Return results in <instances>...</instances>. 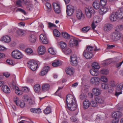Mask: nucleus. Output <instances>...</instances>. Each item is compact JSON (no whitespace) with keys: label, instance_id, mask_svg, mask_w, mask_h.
<instances>
[{"label":"nucleus","instance_id":"1","mask_svg":"<svg viewBox=\"0 0 123 123\" xmlns=\"http://www.w3.org/2000/svg\"><path fill=\"white\" fill-rule=\"evenodd\" d=\"M66 103L68 109L71 111H74L76 109V105L74 97L72 95L68 94L66 99Z\"/></svg>","mask_w":123,"mask_h":123},{"label":"nucleus","instance_id":"2","mask_svg":"<svg viewBox=\"0 0 123 123\" xmlns=\"http://www.w3.org/2000/svg\"><path fill=\"white\" fill-rule=\"evenodd\" d=\"M85 10L86 17L88 18H90L91 17L92 14L94 12V9L92 7H90L88 8H85Z\"/></svg>","mask_w":123,"mask_h":123},{"label":"nucleus","instance_id":"3","mask_svg":"<svg viewBox=\"0 0 123 123\" xmlns=\"http://www.w3.org/2000/svg\"><path fill=\"white\" fill-rule=\"evenodd\" d=\"M120 37L119 32L115 31L111 33L110 37L112 40L117 41L120 39Z\"/></svg>","mask_w":123,"mask_h":123},{"label":"nucleus","instance_id":"4","mask_svg":"<svg viewBox=\"0 0 123 123\" xmlns=\"http://www.w3.org/2000/svg\"><path fill=\"white\" fill-rule=\"evenodd\" d=\"M28 67L33 71H35L37 67V64L35 61H31L27 63Z\"/></svg>","mask_w":123,"mask_h":123},{"label":"nucleus","instance_id":"5","mask_svg":"<svg viewBox=\"0 0 123 123\" xmlns=\"http://www.w3.org/2000/svg\"><path fill=\"white\" fill-rule=\"evenodd\" d=\"M12 57L15 59H19L22 57L21 53L18 50L13 51L11 54Z\"/></svg>","mask_w":123,"mask_h":123},{"label":"nucleus","instance_id":"6","mask_svg":"<svg viewBox=\"0 0 123 123\" xmlns=\"http://www.w3.org/2000/svg\"><path fill=\"white\" fill-rule=\"evenodd\" d=\"M14 101L16 105L21 108L25 107V104L23 101H21L19 100L17 97H15L14 99Z\"/></svg>","mask_w":123,"mask_h":123},{"label":"nucleus","instance_id":"7","mask_svg":"<svg viewBox=\"0 0 123 123\" xmlns=\"http://www.w3.org/2000/svg\"><path fill=\"white\" fill-rule=\"evenodd\" d=\"M123 87V83H120L117 86L115 93L116 96H118L119 94L122 93Z\"/></svg>","mask_w":123,"mask_h":123},{"label":"nucleus","instance_id":"8","mask_svg":"<svg viewBox=\"0 0 123 123\" xmlns=\"http://www.w3.org/2000/svg\"><path fill=\"white\" fill-rule=\"evenodd\" d=\"M113 27V25L111 24L107 23L103 27V30L105 32H107L112 30Z\"/></svg>","mask_w":123,"mask_h":123},{"label":"nucleus","instance_id":"9","mask_svg":"<svg viewBox=\"0 0 123 123\" xmlns=\"http://www.w3.org/2000/svg\"><path fill=\"white\" fill-rule=\"evenodd\" d=\"M115 12L118 19H122L123 18V8H120Z\"/></svg>","mask_w":123,"mask_h":123},{"label":"nucleus","instance_id":"10","mask_svg":"<svg viewBox=\"0 0 123 123\" xmlns=\"http://www.w3.org/2000/svg\"><path fill=\"white\" fill-rule=\"evenodd\" d=\"M76 15L78 19L82 20L84 18V15L81 11L79 9L77 10L76 12Z\"/></svg>","mask_w":123,"mask_h":123},{"label":"nucleus","instance_id":"11","mask_svg":"<svg viewBox=\"0 0 123 123\" xmlns=\"http://www.w3.org/2000/svg\"><path fill=\"white\" fill-rule=\"evenodd\" d=\"M12 88L15 90V92L16 94L18 95H20L22 94L23 92L20 90L18 87L16 86V85L15 82H12Z\"/></svg>","mask_w":123,"mask_h":123},{"label":"nucleus","instance_id":"12","mask_svg":"<svg viewBox=\"0 0 123 123\" xmlns=\"http://www.w3.org/2000/svg\"><path fill=\"white\" fill-rule=\"evenodd\" d=\"M53 5L55 12L57 14L61 12L60 5L57 3H54L53 4Z\"/></svg>","mask_w":123,"mask_h":123},{"label":"nucleus","instance_id":"13","mask_svg":"<svg viewBox=\"0 0 123 123\" xmlns=\"http://www.w3.org/2000/svg\"><path fill=\"white\" fill-rule=\"evenodd\" d=\"M100 79L99 78L94 77L90 79L91 82L92 84L96 85L99 84Z\"/></svg>","mask_w":123,"mask_h":123},{"label":"nucleus","instance_id":"14","mask_svg":"<svg viewBox=\"0 0 123 123\" xmlns=\"http://www.w3.org/2000/svg\"><path fill=\"white\" fill-rule=\"evenodd\" d=\"M78 44V41L75 39L74 37H71L70 40L69 42V45L71 47L74 46H77Z\"/></svg>","mask_w":123,"mask_h":123},{"label":"nucleus","instance_id":"15","mask_svg":"<svg viewBox=\"0 0 123 123\" xmlns=\"http://www.w3.org/2000/svg\"><path fill=\"white\" fill-rule=\"evenodd\" d=\"M66 74L70 75H72L74 72V69L73 67H67L66 69Z\"/></svg>","mask_w":123,"mask_h":123},{"label":"nucleus","instance_id":"16","mask_svg":"<svg viewBox=\"0 0 123 123\" xmlns=\"http://www.w3.org/2000/svg\"><path fill=\"white\" fill-rule=\"evenodd\" d=\"M16 33L17 35L21 37H23L25 36L26 34V31L19 29L17 30Z\"/></svg>","mask_w":123,"mask_h":123},{"label":"nucleus","instance_id":"17","mask_svg":"<svg viewBox=\"0 0 123 123\" xmlns=\"http://www.w3.org/2000/svg\"><path fill=\"white\" fill-rule=\"evenodd\" d=\"M49 70V66H45L41 70V73L39 74L41 76L45 75Z\"/></svg>","mask_w":123,"mask_h":123},{"label":"nucleus","instance_id":"18","mask_svg":"<svg viewBox=\"0 0 123 123\" xmlns=\"http://www.w3.org/2000/svg\"><path fill=\"white\" fill-rule=\"evenodd\" d=\"M109 10H111L110 8L109 9L106 7H103L100 8L99 12L100 14L103 15Z\"/></svg>","mask_w":123,"mask_h":123},{"label":"nucleus","instance_id":"19","mask_svg":"<svg viewBox=\"0 0 123 123\" xmlns=\"http://www.w3.org/2000/svg\"><path fill=\"white\" fill-rule=\"evenodd\" d=\"M110 19L111 21H115L118 19L115 12H112L110 14Z\"/></svg>","mask_w":123,"mask_h":123},{"label":"nucleus","instance_id":"20","mask_svg":"<svg viewBox=\"0 0 123 123\" xmlns=\"http://www.w3.org/2000/svg\"><path fill=\"white\" fill-rule=\"evenodd\" d=\"M38 52L40 55L43 54L46 52V49L45 47L43 46H40L38 48Z\"/></svg>","mask_w":123,"mask_h":123},{"label":"nucleus","instance_id":"21","mask_svg":"<svg viewBox=\"0 0 123 123\" xmlns=\"http://www.w3.org/2000/svg\"><path fill=\"white\" fill-rule=\"evenodd\" d=\"M112 117L114 118L118 119V118L122 116V113L118 111L114 112L112 114Z\"/></svg>","mask_w":123,"mask_h":123},{"label":"nucleus","instance_id":"22","mask_svg":"<svg viewBox=\"0 0 123 123\" xmlns=\"http://www.w3.org/2000/svg\"><path fill=\"white\" fill-rule=\"evenodd\" d=\"M90 105V103L88 99H86L84 100L83 103V108L85 109L88 108Z\"/></svg>","mask_w":123,"mask_h":123},{"label":"nucleus","instance_id":"23","mask_svg":"<svg viewBox=\"0 0 123 123\" xmlns=\"http://www.w3.org/2000/svg\"><path fill=\"white\" fill-rule=\"evenodd\" d=\"M2 41L8 43L10 42L11 40V39L10 37L7 35H6L3 36L1 39Z\"/></svg>","mask_w":123,"mask_h":123},{"label":"nucleus","instance_id":"24","mask_svg":"<svg viewBox=\"0 0 123 123\" xmlns=\"http://www.w3.org/2000/svg\"><path fill=\"white\" fill-rule=\"evenodd\" d=\"M33 88L35 92L39 93L41 90L40 85L39 84H36L34 86Z\"/></svg>","mask_w":123,"mask_h":123},{"label":"nucleus","instance_id":"25","mask_svg":"<svg viewBox=\"0 0 123 123\" xmlns=\"http://www.w3.org/2000/svg\"><path fill=\"white\" fill-rule=\"evenodd\" d=\"M92 91L94 94L96 96H98L100 94L101 92L99 88H95L92 90Z\"/></svg>","mask_w":123,"mask_h":123},{"label":"nucleus","instance_id":"26","mask_svg":"<svg viewBox=\"0 0 123 123\" xmlns=\"http://www.w3.org/2000/svg\"><path fill=\"white\" fill-rule=\"evenodd\" d=\"M1 90L5 93H9L10 92V90L9 87L6 85L2 86Z\"/></svg>","mask_w":123,"mask_h":123},{"label":"nucleus","instance_id":"27","mask_svg":"<svg viewBox=\"0 0 123 123\" xmlns=\"http://www.w3.org/2000/svg\"><path fill=\"white\" fill-rule=\"evenodd\" d=\"M84 56L87 59H90L92 56V52H84V51L83 53Z\"/></svg>","mask_w":123,"mask_h":123},{"label":"nucleus","instance_id":"28","mask_svg":"<svg viewBox=\"0 0 123 123\" xmlns=\"http://www.w3.org/2000/svg\"><path fill=\"white\" fill-rule=\"evenodd\" d=\"M93 6L96 9H99L100 6L99 1L96 0L94 1L93 4Z\"/></svg>","mask_w":123,"mask_h":123},{"label":"nucleus","instance_id":"29","mask_svg":"<svg viewBox=\"0 0 123 123\" xmlns=\"http://www.w3.org/2000/svg\"><path fill=\"white\" fill-rule=\"evenodd\" d=\"M43 91L46 92L49 90L50 88V85L47 84H45L42 85V87Z\"/></svg>","mask_w":123,"mask_h":123},{"label":"nucleus","instance_id":"30","mask_svg":"<svg viewBox=\"0 0 123 123\" xmlns=\"http://www.w3.org/2000/svg\"><path fill=\"white\" fill-rule=\"evenodd\" d=\"M29 41L31 43H35L36 41V37L33 34L31 35L29 37Z\"/></svg>","mask_w":123,"mask_h":123},{"label":"nucleus","instance_id":"31","mask_svg":"<svg viewBox=\"0 0 123 123\" xmlns=\"http://www.w3.org/2000/svg\"><path fill=\"white\" fill-rule=\"evenodd\" d=\"M96 101L99 104H103L104 103V99L101 97H97L95 98Z\"/></svg>","mask_w":123,"mask_h":123},{"label":"nucleus","instance_id":"32","mask_svg":"<svg viewBox=\"0 0 123 123\" xmlns=\"http://www.w3.org/2000/svg\"><path fill=\"white\" fill-rule=\"evenodd\" d=\"M31 112L34 113H40L41 112V110L39 108L37 109L31 108L30 109Z\"/></svg>","mask_w":123,"mask_h":123},{"label":"nucleus","instance_id":"33","mask_svg":"<svg viewBox=\"0 0 123 123\" xmlns=\"http://www.w3.org/2000/svg\"><path fill=\"white\" fill-rule=\"evenodd\" d=\"M91 74L93 76H97L98 74V71L95 69H92L90 71Z\"/></svg>","mask_w":123,"mask_h":123},{"label":"nucleus","instance_id":"34","mask_svg":"<svg viewBox=\"0 0 123 123\" xmlns=\"http://www.w3.org/2000/svg\"><path fill=\"white\" fill-rule=\"evenodd\" d=\"M61 64V63L58 60L55 61L54 62L52 63V66L55 67L60 66Z\"/></svg>","mask_w":123,"mask_h":123},{"label":"nucleus","instance_id":"35","mask_svg":"<svg viewBox=\"0 0 123 123\" xmlns=\"http://www.w3.org/2000/svg\"><path fill=\"white\" fill-rule=\"evenodd\" d=\"M51 112V108L49 106H48L44 111V112L46 114H49Z\"/></svg>","mask_w":123,"mask_h":123},{"label":"nucleus","instance_id":"36","mask_svg":"<svg viewBox=\"0 0 123 123\" xmlns=\"http://www.w3.org/2000/svg\"><path fill=\"white\" fill-rule=\"evenodd\" d=\"M92 66L94 69H98L99 68V66L98 63L96 62H93L92 64Z\"/></svg>","mask_w":123,"mask_h":123},{"label":"nucleus","instance_id":"37","mask_svg":"<svg viewBox=\"0 0 123 123\" xmlns=\"http://www.w3.org/2000/svg\"><path fill=\"white\" fill-rule=\"evenodd\" d=\"M45 5L47 8V11L48 12H50L51 10V4L48 2H47Z\"/></svg>","mask_w":123,"mask_h":123},{"label":"nucleus","instance_id":"38","mask_svg":"<svg viewBox=\"0 0 123 123\" xmlns=\"http://www.w3.org/2000/svg\"><path fill=\"white\" fill-rule=\"evenodd\" d=\"M62 35L63 37L66 39H69L71 37H70V35L66 32H62Z\"/></svg>","mask_w":123,"mask_h":123},{"label":"nucleus","instance_id":"39","mask_svg":"<svg viewBox=\"0 0 123 123\" xmlns=\"http://www.w3.org/2000/svg\"><path fill=\"white\" fill-rule=\"evenodd\" d=\"M53 34L54 36L56 37H59L60 35V33L58 30L56 29H54L53 31Z\"/></svg>","mask_w":123,"mask_h":123},{"label":"nucleus","instance_id":"40","mask_svg":"<svg viewBox=\"0 0 123 123\" xmlns=\"http://www.w3.org/2000/svg\"><path fill=\"white\" fill-rule=\"evenodd\" d=\"M47 38L46 36L45 35L42 34L40 36L39 40L40 42H41L43 40L46 39Z\"/></svg>","mask_w":123,"mask_h":123},{"label":"nucleus","instance_id":"41","mask_svg":"<svg viewBox=\"0 0 123 123\" xmlns=\"http://www.w3.org/2000/svg\"><path fill=\"white\" fill-rule=\"evenodd\" d=\"M63 51L65 54L67 55L70 54L71 52V51L70 49H68L63 50Z\"/></svg>","mask_w":123,"mask_h":123},{"label":"nucleus","instance_id":"42","mask_svg":"<svg viewBox=\"0 0 123 123\" xmlns=\"http://www.w3.org/2000/svg\"><path fill=\"white\" fill-rule=\"evenodd\" d=\"M90 29V27L89 26L85 27L82 28V31L83 33H86Z\"/></svg>","mask_w":123,"mask_h":123},{"label":"nucleus","instance_id":"43","mask_svg":"<svg viewBox=\"0 0 123 123\" xmlns=\"http://www.w3.org/2000/svg\"><path fill=\"white\" fill-rule=\"evenodd\" d=\"M101 73L104 75H107L108 74L109 71L106 69H102L100 71Z\"/></svg>","mask_w":123,"mask_h":123},{"label":"nucleus","instance_id":"44","mask_svg":"<svg viewBox=\"0 0 123 123\" xmlns=\"http://www.w3.org/2000/svg\"><path fill=\"white\" fill-rule=\"evenodd\" d=\"M48 51L49 53L52 55H54L56 53V51L52 48H49Z\"/></svg>","mask_w":123,"mask_h":123},{"label":"nucleus","instance_id":"45","mask_svg":"<svg viewBox=\"0 0 123 123\" xmlns=\"http://www.w3.org/2000/svg\"><path fill=\"white\" fill-rule=\"evenodd\" d=\"M93 49V47L91 46H88L87 47L86 49L85 50L84 52H92V51Z\"/></svg>","mask_w":123,"mask_h":123},{"label":"nucleus","instance_id":"46","mask_svg":"<svg viewBox=\"0 0 123 123\" xmlns=\"http://www.w3.org/2000/svg\"><path fill=\"white\" fill-rule=\"evenodd\" d=\"M91 105L92 107H95L97 106L98 104L96 100L92 101L91 103Z\"/></svg>","mask_w":123,"mask_h":123},{"label":"nucleus","instance_id":"47","mask_svg":"<svg viewBox=\"0 0 123 123\" xmlns=\"http://www.w3.org/2000/svg\"><path fill=\"white\" fill-rule=\"evenodd\" d=\"M26 7L28 10H30L33 9L34 8V6L32 4H30L27 5Z\"/></svg>","mask_w":123,"mask_h":123},{"label":"nucleus","instance_id":"48","mask_svg":"<svg viewBox=\"0 0 123 123\" xmlns=\"http://www.w3.org/2000/svg\"><path fill=\"white\" fill-rule=\"evenodd\" d=\"M60 46L62 49H64L67 46L66 43L63 42H61L60 43Z\"/></svg>","mask_w":123,"mask_h":123},{"label":"nucleus","instance_id":"49","mask_svg":"<svg viewBox=\"0 0 123 123\" xmlns=\"http://www.w3.org/2000/svg\"><path fill=\"white\" fill-rule=\"evenodd\" d=\"M70 60H71V61H77L76 55H71V56Z\"/></svg>","mask_w":123,"mask_h":123},{"label":"nucleus","instance_id":"50","mask_svg":"<svg viewBox=\"0 0 123 123\" xmlns=\"http://www.w3.org/2000/svg\"><path fill=\"white\" fill-rule=\"evenodd\" d=\"M101 87L103 89H106L108 88V85L105 83H102L101 84Z\"/></svg>","mask_w":123,"mask_h":123},{"label":"nucleus","instance_id":"51","mask_svg":"<svg viewBox=\"0 0 123 123\" xmlns=\"http://www.w3.org/2000/svg\"><path fill=\"white\" fill-rule=\"evenodd\" d=\"M16 11L17 12H19L23 13L25 15L26 14V13L25 11L23 9L20 8H18V9L16 10Z\"/></svg>","mask_w":123,"mask_h":123},{"label":"nucleus","instance_id":"52","mask_svg":"<svg viewBox=\"0 0 123 123\" xmlns=\"http://www.w3.org/2000/svg\"><path fill=\"white\" fill-rule=\"evenodd\" d=\"M25 52L28 54L30 55L33 52V51L30 48H28L25 50Z\"/></svg>","mask_w":123,"mask_h":123},{"label":"nucleus","instance_id":"53","mask_svg":"<svg viewBox=\"0 0 123 123\" xmlns=\"http://www.w3.org/2000/svg\"><path fill=\"white\" fill-rule=\"evenodd\" d=\"M30 99L29 97L27 95H25L23 97V100L25 102H27Z\"/></svg>","mask_w":123,"mask_h":123},{"label":"nucleus","instance_id":"54","mask_svg":"<svg viewBox=\"0 0 123 123\" xmlns=\"http://www.w3.org/2000/svg\"><path fill=\"white\" fill-rule=\"evenodd\" d=\"M101 80L103 82H107L108 81L107 78L104 76H102L101 77Z\"/></svg>","mask_w":123,"mask_h":123},{"label":"nucleus","instance_id":"55","mask_svg":"<svg viewBox=\"0 0 123 123\" xmlns=\"http://www.w3.org/2000/svg\"><path fill=\"white\" fill-rule=\"evenodd\" d=\"M63 87H59L58 89L56 92H55V95H58L59 96H60L61 95V94L60 93H58V92L60 90H61L63 88Z\"/></svg>","mask_w":123,"mask_h":123},{"label":"nucleus","instance_id":"56","mask_svg":"<svg viewBox=\"0 0 123 123\" xmlns=\"http://www.w3.org/2000/svg\"><path fill=\"white\" fill-rule=\"evenodd\" d=\"M80 98L81 100H84L86 99V95L85 94H82L80 95Z\"/></svg>","mask_w":123,"mask_h":123},{"label":"nucleus","instance_id":"57","mask_svg":"<svg viewBox=\"0 0 123 123\" xmlns=\"http://www.w3.org/2000/svg\"><path fill=\"white\" fill-rule=\"evenodd\" d=\"M74 10V7L71 5H69L67 6V10Z\"/></svg>","mask_w":123,"mask_h":123},{"label":"nucleus","instance_id":"58","mask_svg":"<svg viewBox=\"0 0 123 123\" xmlns=\"http://www.w3.org/2000/svg\"><path fill=\"white\" fill-rule=\"evenodd\" d=\"M74 11L66 10V12L67 15L69 16L71 15L74 12Z\"/></svg>","mask_w":123,"mask_h":123},{"label":"nucleus","instance_id":"59","mask_svg":"<svg viewBox=\"0 0 123 123\" xmlns=\"http://www.w3.org/2000/svg\"><path fill=\"white\" fill-rule=\"evenodd\" d=\"M107 89H108V92L110 93H112L114 90L113 87L111 86L109 87H108Z\"/></svg>","mask_w":123,"mask_h":123},{"label":"nucleus","instance_id":"60","mask_svg":"<svg viewBox=\"0 0 123 123\" xmlns=\"http://www.w3.org/2000/svg\"><path fill=\"white\" fill-rule=\"evenodd\" d=\"M100 2L101 6H103L106 4V0H100Z\"/></svg>","mask_w":123,"mask_h":123},{"label":"nucleus","instance_id":"61","mask_svg":"<svg viewBox=\"0 0 123 123\" xmlns=\"http://www.w3.org/2000/svg\"><path fill=\"white\" fill-rule=\"evenodd\" d=\"M71 121L73 122H75L77 121V117L75 116H73L70 118Z\"/></svg>","mask_w":123,"mask_h":123},{"label":"nucleus","instance_id":"62","mask_svg":"<svg viewBox=\"0 0 123 123\" xmlns=\"http://www.w3.org/2000/svg\"><path fill=\"white\" fill-rule=\"evenodd\" d=\"M16 5L17 6L20 7L21 6V1L20 0H18L16 2Z\"/></svg>","mask_w":123,"mask_h":123},{"label":"nucleus","instance_id":"63","mask_svg":"<svg viewBox=\"0 0 123 123\" xmlns=\"http://www.w3.org/2000/svg\"><path fill=\"white\" fill-rule=\"evenodd\" d=\"M122 63L121 62L117 63L116 64V67L117 68H120Z\"/></svg>","mask_w":123,"mask_h":123},{"label":"nucleus","instance_id":"64","mask_svg":"<svg viewBox=\"0 0 123 123\" xmlns=\"http://www.w3.org/2000/svg\"><path fill=\"white\" fill-rule=\"evenodd\" d=\"M71 63L73 66H76L77 64V61H71Z\"/></svg>","mask_w":123,"mask_h":123}]
</instances>
